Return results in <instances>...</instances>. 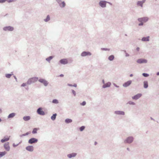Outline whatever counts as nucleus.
Segmentation results:
<instances>
[{"label":"nucleus","mask_w":159,"mask_h":159,"mask_svg":"<svg viewBox=\"0 0 159 159\" xmlns=\"http://www.w3.org/2000/svg\"><path fill=\"white\" fill-rule=\"evenodd\" d=\"M13 146L14 147H16V146L17 145H15L14 144H13Z\"/></svg>","instance_id":"nucleus-45"},{"label":"nucleus","mask_w":159,"mask_h":159,"mask_svg":"<svg viewBox=\"0 0 159 159\" xmlns=\"http://www.w3.org/2000/svg\"><path fill=\"white\" fill-rule=\"evenodd\" d=\"M23 119L27 121L30 119V116H24Z\"/></svg>","instance_id":"nucleus-21"},{"label":"nucleus","mask_w":159,"mask_h":159,"mask_svg":"<svg viewBox=\"0 0 159 159\" xmlns=\"http://www.w3.org/2000/svg\"><path fill=\"white\" fill-rule=\"evenodd\" d=\"M38 78L37 77H34L29 79L28 83L29 84H30L31 83H34L36 82L38 80Z\"/></svg>","instance_id":"nucleus-1"},{"label":"nucleus","mask_w":159,"mask_h":159,"mask_svg":"<svg viewBox=\"0 0 159 159\" xmlns=\"http://www.w3.org/2000/svg\"><path fill=\"white\" fill-rule=\"evenodd\" d=\"M133 139V138L132 137H128L126 139L125 141V143H130L131 142H132Z\"/></svg>","instance_id":"nucleus-4"},{"label":"nucleus","mask_w":159,"mask_h":159,"mask_svg":"<svg viewBox=\"0 0 159 159\" xmlns=\"http://www.w3.org/2000/svg\"><path fill=\"white\" fill-rule=\"evenodd\" d=\"M13 1H14V0H9L8 2H13Z\"/></svg>","instance_id":"nucleus-46"},{"label":"nucleus","mask_w":159,"mask_h":159,"mask_svg":"<svg viewBox=\"0 0 159 159\" xmlns=\"http://www.w3.org/2000/svg\"><path fill=\"white\" fill-rule=\"evenodd\" d=\"M52 102L53 103H56V104H57V103H58V101L57 100V99H53L52 101Z\"/></svg>","instance_id":"nucleus-31"},{"label":"nucleus","mask_w":159,"mask_h":159,"mask_svg":"<svg viewBox=\"0 0 159 159\" xmlns=\"http://www.w3.org/2000/svg\"><path fill=\"white\" fill-rule=\"evenodd\" d=\"M1 112V109H0V113Z\"/></svg>","instance_id":"nucleus-52"},{"label":"nucleus","mask_w":159,"mask_h":159,"mask_svg":"<svg viewBox=\"0 0 159 159\" xmlns=\"http://www.w3.org/2000/svg\"><path fill=\"white\" fill-rule=\"evenodd\" d=\"M38 140L36 139L33 138L30 139L29 141V143L30 144H32L37 142Z\"/></svg>","instance_id":"nucleus-6"},{"label":"nucleus","mask_w":159,"mask_h":159,"mask_svg":"<svg viewBox=\"0 0 159 159\" xmlns=\"http://www.w3.org/2000/svg\"><path fill=\"white\" fill-rule=\"evenodd\" d=\"M7 0H0V3H3L5 2Z\"/></svg>","instance_id":"nucleus-39"},{"label":"nucleus","mask_w":159,"mask_h":159,"mask_svg":"<svg viewBox=\"0 0 159 159\" xmlns=\"http://www.w3.org/2000/svg\"><path fill=\"white\" fill-rule=\"evenodd\" d=\"M137 62L139 63H146L147 61L146 60H144V59H139L137 60Z\"/></svg>","instance_id":"nucleus-11"},{"label":"nucleus","mask_w":159,"mask_h":159,"mask_svg":"<svg viewBox=\"0 0 159 159\" xmlns=\"http://www.w3.org/2000/svg\"><path fill=\"white\" fill-rule=\"evenodd\" d=\"M114 58V56L113 55L110 56L109 57V60L111 61L113 60Z\"/></svg>","instance_id":"nucleus-28"},{"label":"nucleus","mask_w":159,"mask_h":159,"mask_svg":"<svg viewBox=\"0 0 159 159\" xmlns=\"http://www.w3.org/2000/svg\"><path fill=\"white\" fill-rule=\"evenodd\" d=\"M39 129L35 128L34 129L33 131H32V133L33 134H36L37 133V130Z\"/></svg>","instance_id":"nucleus-27"},{"label":"nucleus","mask_w":159,"mask_h":159,"mask_svg":"<svg viewBox=\"0 0 159 159\" xmlns=\"http://www.w3.org/2000/svg\"><path fill=\"white\" fill-rule=\"evenodd\" d=\"M136 50L138 51H139L140 50V48L139 47H137V48Z\"/></svg>","instance_id":"nucleus-43"},{"label":"nucleus","mask_w":159,"mask_h":159,"mask_svg":"<svg viewBox=\"0 0 159 159\" xmlns=\"http://www.w3.org/2000/svg\"><path fill=\"white\" fill-rule=\"evenodd\" d=\"M84 128L85 127L84 126H82L80 127V131H82L83 130Z\"/></svg>","instance_id":"nucleus-33"},{"label":"nucleus","mask_w":159,"mask_h":159,"mask_svg":"<svg viewBox=\"0 0 159 159\" xmlns=\"http://www.w3.org/2000/svg\"><path fill=\"white\" fill-rule=\"evenodd\" d=\"M91 54L90 52H84L81 54L82 56H85L87 55H90Z\"/></svg>","instance_id":"nucleus-12"},{"label":"nucleus","mask_w":159,"mask_h":159,"mask_svg":"<svg viewBox=\"0 0 159 159\" xmlns=\"http://www.w3.org/2000/svg\"><path fill=\"white\" fill-rule=\"evenodd\" d=\"M4 146V148L7 151H9L10 150V146H9V143H8L5 144Z\"/></svg>","instance_id":"nucleus-7"},{"label":"nucleus","mask_w":159,"mask_h":159,"mask_svg":"<svg viewBox=\"0 0 159 159\" xmlns=\"http://www.w3.org/2000/svg\"><path fill=\"white\" fill-rule=\"evenodd\" d=\"M15 115V114L14 113H12L10 114L8 116V118H12Z\"/></svg>","instance_id":"nucleus-24"},{"label":"nucleus","mask_w":159,"mask_h":159,"mask_svg":"<svg viewBox=\"0 0 159 159\" xmlns=\"http://www.w3.org/2000/svg\"><path fill=\"white\" fill-rule=\"evenodd\" d=\"M37 112L40 115H45L44 112L43 111L42 109L41 108H39L37 110Z\"/></svg>","instance_id":"nucleus-5"},{"label":"nucleus","mask_w":159,"mask_h":159,"mask_svg":"<svg viewBox=\"0 0 159 159\" xmlns=\"http://www.w3.org/2000/svg\"><path fill=\"white\" fill-rule=\"evenodd\" d=\"M141 23H140L139 24V25H143V22H141Z\"/></svg>","instance_id":"nucleus-44"},{"label":"nucleus","mask_w":159,"mask_h":159,"mask_svg":"<svg viewBox=\"0 0 159 159\" xmlns=\"http://www.w3.org/2000/svg\"><path fill=\"white\" fill-rule=\"evenodd\" d=\"M72 120L70 119H67L65 120V122L67 123L71 122Z\"/></svg>","instance_id":"nucleus-25"},{"label":"nucleus","mask_w":159,"mask_h":159,"mask_svg":"<svg viewBox=\"0 0 159 159\" xmlns=\"http://www.w3.org/2000/svg\"><path fill=\"white\" fill-rule=\"evenodd\" d=\"M73 86L76 87L77 86V85L76 84H75Z\"/></svg>","instance_id":"nucleus-47"},{"label":"nucleus","mask_w":159,"mask_h":159,"mask_svg":"<svg viewBox=\"0 0 159 159\" xmlns=\"http://www.w3.org/2000/svg\"><path fill=\"white\" fill-rule=\"evenodd\" d=\"M26 149L30 151H32L33 150V147L32 146H29L26 147Z\"/></svg>","instance_id":"nucleus-16"},{"label":"nucleus","mask_w":159,"mask_h":159,"mask_svg":"<svg viewBox=\"0 0 159 159\" xmlns=\"http://www.w3.org/2000/svg\"><path fill=\"white\" fill-rule=\"evenodd\" d=\"M132 83V81L131 80L128 81H127L125 83L123 84V86L125 87H126L129 85H130V84H131Z\"/></svg>","instance_id":"nucleus-9"},{"label":"nucleus","mask_w":159,"mask_h":159,"mask_svg":"<svg viewBox=\"0 0 159 159\" xmlns=\"http://www.w3.org/2000/svg\"><path fill=\"white\" fill-rule=\"evenodd\" d=\"M3 30L5 31H12L13 30L14 28L12 27L11 26H6L4 27Z\"/></svg>","instance_id":"nucleus-2"},{"label":"nucleus","mask_w":159,"mask_h":159,"mask_svg":"<svg viewBox=\"0 0 159 159\" xmlns=\"http://www.w3.org/2000/svg\"><path fill=\"white\" fill-rule=\"evenodd\" d=\"M115 113L117 114H120L122 115H124V112L123 111H116L115 112Z\"/></svg>","instance_id":"nucleus-22"},{"label":"nucleus","mask_w":159,"mask_h":159,"mask_svg":"<svg viewBox=\"0 0 159 159\" xmlns=\"http://www.w3.org/2000/svg\"><path fill=\"white\" fill-rule=\"evenodd\" d=\"M145 1V0H143L142 1H139L137 2V5L138 6H140L141 7L143 6V4L144 3Z\"/></svg>","instance_id":"nucleus-14"},{"label":"nucleus","mask_w":159,"mask_h":159,"mask_svg":"<svg viewBox=\"0 0 159 159\" xmlns=\"http://www.w3.org/2000/svg\"><path fill=\"white\" fill-rule=\"evenodd\" d=\"M43 84L45 86H47L48 84V83L45 80L44 81V82L43 83Z\"/></svg>","instance_id":"nucleus-36"},{"label":"nucleus","mask_w":159,"mask_h":159,"mask_svg":"<svg viewBox=\"0 0 159 159\" xmlns=\"http://www.w3.org/2000/svg\"><path fill=\"white\" fill-rule=\"evenodd\" d=\"M57 116V114H53L51 117V119L52 120H54L56 118V116Z\"/></svg>","instance_id":"nucleus-26"},{"label":"nucleus","mask_w":159,"mask_h":159,"mask_svg":"<svg viewBox=\"0 0 159 159\" xmlns=\"http://www.w3.org/2000/svg\"><path fill=\"white\" fill-rule=\"evenodd\" d=\"M72 92L75 95V91L74 90H72Z\"/></svg>","instance_id":"nucleus-42"},{"label":"nucleus","mask_w":159,"mask_h":159,"mask_svg":"<svg viewBox=\"0 0 159 159\" xmlns=\"http://www.w3.org/2000/svg\"><path fill=\"white\" fill-rule=\"evenodd\" d=\"M11 75L10 74H6V76L8 78H10L11 76Z\"/></svg>","instance_id":"nucleus-34"},{"label":"nucleus","mask_w":159,"mask_h":159,"mask_svg":"<svg viewBox=\"0 0 159 159\" xmlns=\"http://www.w3.org/2000/svg\"><path fill=\"white\" fill-rule=\"evenodd\" d=\"M149 36L147 37H143L142 39V40L144 41H149Z\"/></svg>","instance_id":"nucleus-17"},{"label":"nucleus","mask_w":159,"mask_h":159,"mask_svg":"<svg viewBox=\"0 0 159 159\" xmlns=\"http://www.w3.org/2000/svg\"><path fill=\"white\" fill-rule=\"evenodd\" d=\"M86 104V102H83L81 104V105L82 106H84Z\"/></svg>","instance_id":"nucleus-38"},{"label":"nucleus","mask_w":159,"mask_h":159,"mask_svg":"<svg viewBox=\"0 0 159 159\" xmlns=\"http://www.w3.org/2000/svg\"><path fill=\"white\" fill-rule=\"evenodd\" d=\"M143 86L144 88H146L148 86V82L147 81H145L143 82Z\"/></svg>","instance_id":"nucleus-20"},{"label":"nucleus","mask_w":159,"mask_h":159,"mask_svg":"<svg viewBox=\"0 0 159 159\" xmlns=\"http://www.w3.org/2000/svg\"><path fill=\"white\" fill-rule=\"evenodd\" d=\"M99 5L102 7H105L106 6V2L103 1H101L99 2Z\"/></svg>","instance_id":"nucleus-10"},{"label":"nucleus","mask_w":159,"mask_h":159,"mask_svg":"<svg viewBox=\"0 0 159 159\" xmlns=\"http://www.w3.org/2000/svg\"><path fill=\"white\" fill-rule=\"evenodd\" d=\"M143 75L145 77H148L149 75L148 74L146 73H143Z\"/></svg>","instance_id":"nucleus-37"},{"label":"nucleus","mask_w":159,"mask_h":159,"mask_svg":"<svg viewBox=\"0 0 159 159\" xmlns=\"http://www.w3.org/2000/svg\"><path fill=\"white\" fill-rule=\"evenodd\" d=\"M133 76V75L132 74H131L130 75V76L132 77Z\"/></svg>","instance_id":"nucleus-49"},{"label":"nucleus","mask_w":159,"mask_h":159,"mask_svg":"<svg viewBox=\"0 0 159 159\" xmlns=\"http://www.w3.org/2000/svg\"><path fill=\"white\" fill-rule=\"evenodd\" d=\"M9 139L10 138L8 137L7 138H4L3 139H1V141L2 143H3L4 142H5V141H7L9 140Z\"/></svg>","instance_id":"nucleus-15"},{"label":"nucleus","mask_w":159,"mask_h":159,"mask_svg":"<svg viewBox=\"0 0 159 159\" xmlns=\"http://www.w3.org/2000/svg\"><path fill=\"white\" fill-rule=\"evenodd\" d=\"M60 62L61 64H67L68 62L67 59H61L60 61Z\"/></svg>","instance_id":"nucleus-8"},{"label":"nucleus","mask_w":159,"mask_h":159,"mask_svg":"<svg viewBox=\"0 0 159 159\" xmlns=\"http://www.w3.org/2000/svg\"><path fill=\"white\" fill-rule=\"evenodd\" d=\"M45 80H43V79H40L39 80V81L41 83H43V82H44V81Z\"/></svg>","instance_id":"nucleus-35"},{"label":"nucleus","mask_w":159,"mask_h":159,"mask_svg":"<svg viewBox=\"0 0 159 159\" xmlns=\"http://www.w3.org/2000/svg\"><path fill=\"white\" fill-rule=\"evenodd\" d=\"M6 154V152L5 151L2 152H0V157L4 156Z\"/></svg>","instance_id":"nucleus-23"},{"label":"nucleus","mask_w":159,"mask_h":159,"mask_svg":"<svg viewBox=\"0 0 159 159\" xmlns=\"http://www.w3.org/2000/svg\"><path fill=\"white\" fill-rule=\"evenodd\" d=\"M142 95L140 93L132 97L133 99H137L140 97Z\"/></svg>","instance_id":"nucleus-13"},{"label":"nucleus","mask_w":159,"mask_h":159,"mask_svg":"<svg viewBox=\"0 0 159 159\" xmlns=\"http://www.w3.org/2000/svg\"><path fill=\"white\" fill-rule=\"evenodd\" d=\"M76 155V154L75 153H73L70 154H69L68 155V157L70 158L73 157H75Z\"/></svg>","instance_id":"nucleus-18"},{"label":"nucleus","mask_w":159,"mask_h":159,"mask_svg":"<svg viewBox=\"0 0 159 159\" xmlns=\"http://www.w3.org/2000/svg\"><path fill=\"white\" fill-rule=\"evenodd\" d=\"M111 85V83L110 82H109L103 85V87L104 88H105L107 87H109Z\"/></svg>","instance_id":"nucleus-19"},{"label":"nucleus","mask_w":159,"mask_h":159,"mask_svg":"<svg viewBox=\"0 0 159 159\" xmlns=\"http://www.w3.org/2000/svg\"><path fill=\"white\" fill-rule=\"evenodd\" d=\"M97 143L96 142H95V145H96L97 144Z\"/></svg>","instance_id":"nucleus-51"},{"label":"nucleus","mask_w":159,"mask_h":159,"mask_svg":"<svg viewBox=\"0 0 159 159\" xmlns=\"http://www.w3.org/2000/svg\"><path fill=\"white\" fill-rule=\"evenodd\" d=\"M50 20V17H49V15H48L47 16L46 19L44 20V21L46 22H47V21L49 20Z\"/></svg>","instance_id":"nucleus-30"},{"label":"nucleus","mask_w":159,"mask_h":159,"mask_svg":"<svg viewBox=\"0 0 159 159\" xmlns=\"http://www.w3.org/2000/svg\"><path fill=\"white\" fill-rule=\"evenodd\" d=\"M60 76L61 77H63V75H60Z\"/></svg>","instance_id":"nucleus-48"},{"label":"nucleus","mask_w":159,"mask_h":159,"mask_svg":"<svg viewBox=\"0 0 159 159\" xmlns=\"http://www.w3.org/2000/svg\"><path fill=\"white\" fill-rule=\"evenodd\" d=\"M157 75H159V72H158V73H157Z\"/></svg>","instance_id":"nucleus-50"},{"label":"nucleus","mask_w":159,"mask_h":159,"mask_svg":"<svg viewBox=\"0 0 159 159\" xmlns=\"http://www.w3.org/2000/svg\"><path fill=\"white\" fill-rule=\"evenodd\" d=\"M69 85L70 86H72L71 85H70V84H69Z\"/></svg>","instance_id":"nucleus-53"},{"label":"nucleus","mask_w":159,"mask_h":159,"mask_svg":"<svg viewBox=\"0 0 159 159\" xmlns=\"http://www.w3.org/2000/svg\"><path fill=\"white\" fill-rule=\"evenodd\" d=\"M53 58L52 56H50L46 58V60L47 61H49Z\"/></svg>","instance_id":"nucleus-29"},{"label":"nucleus","mask_w":159,"mask_h":159,"mask_svg":"<svg viewBox=\"0 0 159 159\" xmlns=\"http://www.w3.org/2000/svg\"><path fill=\"white\" fill-rule=\"evenodd\" d=\"M148 20V19L147 17H142V18H139L138 19V20L140 22H145L147 21Z\"/></svg>","instance_id":"nucleus-3"},{"label":"nucleus","mask_w":159,"mask_h":159,"mask_svg":"<svg viewBox=\"0 0 159 159\" xmlns=\"http://www.w3.org/2000/svg\"><path fill=\"white\" fill-rule=\"evenodd\" d=\"M30 133V132H28V133H26L25 134H23V135L24 136L27 135H28Z\"/></svg>","instance_id":"nucleus-40"},{"label":"nucleus","mask_w":159,"mask_h":159,"mask_svg":"<svg viewBox=\"0 0 159 159\" xmlns=\"http://www.w3.org/2000/svg\"><path fill=\"white\" fill-rule=\"evenodd\" d=\"M1 121V119H0V121Z\"/></svg>","instance_id":"nucleus-54"},{"label":"nucleus","mask_w":159,"mask_h":159,"mask_svg":"<svg viewBox=\"0 0 159 159\" xmlns=\"http://www.w3.org/2000/svg\"><path fill=\"white\" fill-rule=\"evenodd\" d=\"M26 84H25V83H23L21 85V86H23V87H24V86H26Z\"/></svg>","instance_id":"nucleus-41"},{"label":"nucleus","mask_w":159,"mask_h":159,"mask_svg":"<svg viewBox=\"0 0 159 159\" xmlns=\"http://www.w3.org/2000/svg\"><path fill=\"white\" fill-rule=\"evenodd\" d=\"M60 6L61 7H64L65 6V3L64 2H63L60 4Z\"/></svg>","instance_id":"nucleus-32"}]
</instances>
